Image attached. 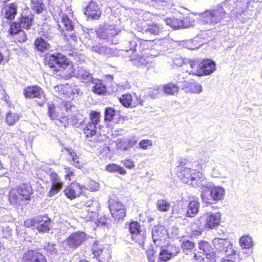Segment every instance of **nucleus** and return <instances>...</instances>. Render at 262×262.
<instances>
[{
	"label": "nucleus",
	"instance_id": "f257e3e1",
	"mask_svg": "<svg viewBox=\"0 0 262 262\" xmlns=\"http://www.w3.org/2000/svg\"><path fill=\"white\" fill-rule=\"evenodd\" d=\"M178 177L185 183L195 188L207 190L212 186L205 174L198 170L187 167H181L177 173Z\"/></svg>",
	"mask_w": 262,
	"mask_h": 262
},
{
	"label": "nucleus",
	"instance_id": "f03ea898",
	"mask_svg": "<svg viewBox=\"0 0 262 262\" xmlns=\"http://www.w3.org/2000/svg\"><path fill=\"white\" fill-rule=\"evenodd\" d=\"M226 15V13L224 9L221 7H218L214 9L206 11L201 13L200 19L203 24L213 26L225 18Z\"/></svg>",
	"mask_w": 262,
	"mask_h": 262
},
{
	"label": "nucleus",
	"instance_id": "7ed1b4c3",
	"mask_svg": "<svg viewBox=\"0 0 262 262\" xmlns=\"http://www.w3.org/2000/svg\"><path fill=\"white\" fill-rule=\"evenodd\" d=\"M32 193V188L30 184L24 183L17 188L12 189L9 195V201L12 204H20L25 200L30 199Z\"/></svg>",
	"mask_w": 262,
	"mask_h": 262
},
{
	"label": "nucleus",
	"instance_id": "20e7f679",
	"mask_svg": "<svg viewBox=\"0 0 262 262\" xmlns=\"http://www.w3.org/2000/svg\"><path fill=\"white\" fill-rule=\"evenodd\" d=\"M46 61L50 68L57 72L64 70L69 64L67 57L61 53L49 55L47 57Z\"/></svg>",
	"mask_w": 262,
	"mask_h": 262
},
{
	"label": "nucleus",
	"instance_id": "39448f33",
	"mask_svg": "<svg viewBox=\"0 0 262 262\" xmlns=\"http://www.w3.org/2000/svg\"><path fill=\"white\" fill-rule=\"evenodd\" d=\"M86 235L83 232H76L71 234L62 243L63 248L67 251L78 248L86 239Z\"/></svg>",
	"mask_w": 262,
	"mask_h": 262
},
{
	"label": "nucleus",
	"instance_id": "423d86ee",
	"mask_svg": "<svg viewBox=\"0 0 262 262\" xmlns=\"http://www.w3.org/2000/svg\"><path fill=\"white\" fill-rule=\"evenodd\" d=\"M55 95L60 97L63 95L66 98H72L78 96L79 89L74 83H68L64 85H57L54 87Z\"/></svg>",
	"mask_w": 262,
	"mask_h": 262
},
{
	"label": "nucleus",
	"instance_id": "0eeeda50",
	"mask_svg": "<svg viewBox=\"0 0 262 262\" xmlns=\"http://www.w3.org/2000/svg\"><path fill=\"white\" fill-rule=\"evenodd\" d=\"M24 95L26 98H37L39 105H42L46 100V96L42 89L38 86H30L24 90Z\"/></svg>",
	"mask_w": 262,
	"mask_h": 262
},
{
	"label": "nucleus",
	"instance_id": "6e6552de",
	"mask_svg": "<svg viewBox=\"0 0 262 262\" xmlns=\"http://www.w3.org/2000/svg\"><path fill=\"white\" fill-rule=\"evenodd\" d=\"M129 230L132 239L142 245L145 239V232L137 222H132L129 226Z\"/></svg>",
	"mask_w": 262,
	"mask_h": 262
},
{
	"label": "nucleus",
	"instance_id": "1a4fd4ad",
	"mask_svg": "<svg viewBox=\"0 0 262 262\" xmlns=\"http://www.w3.org/2000/svg\"><path fill=\"white\" fill-rule=\"evenodd\" d=\"M214 248L224 253H226L228 256L235 254V251L233 249L232 244L226 238H215L212 241Z\"/></svg>",
	"mask_w": 262,
	"mask_h": 262
},
{
	"label": "nucleus",
	"instance_id": "9d476101",
	"mask_svg": "<svg viewBox=\"0 0 262 262\" xmlns=\"http://www.w3.org/2000/svg\"><path fill=\"white\" fill-rule=\"evenodd\" d=\"M221 220V214L219 212H207L201 217V222L204 224L206 229H213L219 225Z\"/></svg>",
	"mask_w": 262,
	"mask_h": 262
},
{
	"label": "nucleus",
	"instance_id": "9b49d317",
	"mask_svg": "<svg viewBox=\"0 0 262 262\" xmlns=\"http://www.w3.org/2000/svg\"><path fill=\"white\" fill-rule=\"evenodd\" d=\"M152 238L153 242L157 247H162V244L165 243L168 236L167 229L163 226H156L152 230Z\"/></svg>",
	"mask_w": 262,
	"mask_h": 262
},
{
	"label": "nucleus",
	"instance_id": "f8f14e48",
	"mask_svg": "<svg viewBox=\"0 0 262 262\" xmlns=\"http://www.w3.org/2000/svg\"><path fill=\"white\" fill-rule=\"evenodd\" d=\"M42 36L37 37L35 39L34 45L38 51L45 52L50 48V45L48 42V41L53 38V35L50 31L45 32L44 31H42Z\"/></svg>",
	"mask_w": 262,
	"mask_h": 262
},
{
	"label": "nucleus",
	"instance_id": "ddd939ff",
	"mask_svg": "<svg viewBox=\"0 0 262 262\" xmlns=\"http://www.w3.org/2000/svg\"><path fill=\"white\" fill-rule=\"evenodd\" d=\"M119 100L121 104L125 107H135L138 105H143L142 100L138 98L135 94H134L133 95L129 94H124L119 98Z\"/></svg>",
	"mask_w": 262,
	"mask_h": 262
},
{
	"label": "nucleus",
	"instance_id": "4468645a",
	"mask_svg": "<svg viewBox=\"0 0 262 262\" xmlns=\"http://www.w3.org/2000/svg\"><path fill=\"white\" fill-rule=\"evenodd\" d=\"M51 186L48 193L49 197H52L57 194L62 188V182L59 177L55 172H51L50 175Z\"/></svg>",
	"mask_w": 262,
	"mask_h": 262
},
{
	"label": "nucleus",
	"instance_id": "2eb2a0df",
	"mask_svg": "<svg viewBox=\"0 0 262 262\" xmlns=\"http://www.w3.org/2000/svg\"><path fill=\"white\" fill-rule=\"evenodd\" d=\"M163 247H160L159 259L166 261L169 260L172 257L177 255L179 252V248L174 245H169L166 249H163Z\"/></svg>",
	"mask_w": 262,
	"mask_h": 262
},
{
	"label": "nucleus",
	"instance_id": "dca6fc26",
	"mask_svg": "<svg viewBox=\"0 0 262 262\" xmlns=\"http://www.w3.org/2000/svg\"><path fill=\"white\" fill-rule=\"evenodd\" d=\"M84 188L78 183H72L64 189V194L68 198L73 200L80 196Z\"/></svg>",
	"mask_w": 262,
	"mask_h": 262
},
{
	"label": "nucleus",
	"instance_id": "f3484780",
	"mask_svg": "<svg viewBox=\"0 0 262 262\" xmlns=\"http://www.w3.org/2000/svg\"><path fill=\"white\" fill-rule=\"evenodd\" d=\"M183 69L189 74L202 76L201 62L196 60H188L184 62Z\"/></svg>",
	"mask_w": 262,
	"mask_h": 262
},
{
	"label": "nucleus",
	"instance_id": "a211bd4d",
	"mask_svg": "<svg viewBox=\"0 0 262 262\" xmlns=\"http://www.w3.org/2000/svg\"><path fill=\"white\" fill-rule=\"evenodd\" d=\"M9 32L10 34L13 36V38L16 41L24 42L27 39L26 34L21 28H19V25L16 22L10 25Z\"/></svg>",
	"mask_w": 262,
	"mask_h": 262
},
{
	"label": "nucleus",
	"instance_id": "6ab92c4d",
	"mask_svg": "<svg viewBox=\"0 0 262 262\" xmlns=\"http://www.w3.org/2000/svg\"><path fill=\"white\" fill-rule=\"evenodd\" d=\"M152 44V40L139 39L137 58H146L152 56L149 52V48Z\"/></svg>",
	"mask_w": 262,
	"mask_h": 262
},
{
	"label": "nucleus",
	"instance_id": "aec40b11",
	"mask_svg": "<svg viewBox=\"0 0 262 262\" xmlns=\"http://www.w3.org/2000/svg\"><path fill=\"white\" fill-rule=\"evenodd\" d=\"M36 228L39 232H46L50 229L51 221L47 215L37 216L35 218Z\"/></svg>",
	"mask_w": 262,
	"mask_h": 262
},
{
	"label": "nucleus",
	"instance_id": "412c9836",
	"mask_svg": "<svg viewBox=\"0 0 262 262\" xmlns=\"http://www.w3.org/2000/svg\"><path fill=\"white\" fill-rule=\"evenodd\" d=\"M23 262H47L45 257L41 253L33 250L25 253L22 258Z\"/></svg>",
	"mask_w": 262,
	"mask_h": 262
},
{
	"label": "nucleus",
	"instance_id": "4be33fe9",
	"mask_svg": "<svg viewBox=\"0 0 262 262\" xmlns=\"http://www.w3.org/2000/svg\"><path fill=\"white\" fill-rule=\"evenodd\" d=\"M84 13L88 18L98 19L100 17L101 11L95 2H91L85 8Z\"/></svg>",
	"mask_w": 262,
	"mask_h": 262
},
{
	"label": "nucleus",
	"instance_id": "5701e85b",
	"mask_svg": "<svg viewBox=\"0 0 262 262\" xmlns=\"http://www.w3.org/2000/svg\"><path fill=\"white\" fill-rule=\"evenodd\" d=\"M202 76L209 75L216 70V64L211 59H207L201 62Z\"/></svg>",
	"mask_w": 262,
	"mask_h": 262
},
{
	"label": "nucleus",
	"instance_id": "b1692460",
	"mask_svg": "<svg viewBox=\"0 0 262 262\" xmlns=\"http://www.w3.org/2000/svg\"><path fill=\"white\" fill-rule=\"evenodd\" d=\"M109 207L113 216H117L116 211H120V217H124L126 214L125 209L123 205L119 201L116 200H110L109 201Z\"/></svg>",
	"mask_w": 262,
	"mask_h": 262
},
{
	"label": "nucleus",
	"instance_id": "393cba45",
	"mask_svg": "<svg viewBox=\"0 0 262 262\" xmlns=\"http://www.w3.org/2000/svg\"><path fill=\"white\" fill-rule=\"evenodd\" d=\"M182 89L187 93L197 94L201 93L203 91L202 85L194 80L185 82Z\"/></svg>",
	"mask_w": 262,
	"mask_h": 262
},
{
	"label": "nucleus",
	"instance_id": "a878e982",
	"mask_svg": "<svg viewBox=\"0 0 262 262\" xmlns=\"http://www.w3.org/2000/svg\"><path fill=\"white\" fill-rule=\"evenodd\" d=\"M74 76L76 77L77 78L80 79L84 82H91L92 75L89 73V72L85 69L81 67H78L75 69L73 72Z\"/></svg>",
	"mask_w": 262,
	"mask_h": 262
},
{
	"label": "nucleus",
	"instance_id": "bb28decb",
	"mask_svg": "<svg viewBox=\"0 0 262 262\" xmlns=\"http://www.w3.org/2000/svg\"><path fill=\"white\" fill-rule=\"evenodd\" d=\"M210 194L211 199L214 201H219L223 199L225 195V189L221 186H212L209 188Z\"/></svg>",
	"mask_w": 262,
	"mask_h": 262
},
{
	"label": "nucleus",
	"instance_id": "cd10ccee",
	"mask_svg": "<svg viewBox=\"0 0 262 262\" xmlns=\"http://www.w3.org/2000/svg\"><path fill=\"white\" fill-rule=\"evenodd\" d=\"M200 208V202L198 198H194L190 201L188 204L186 215L188 217H194L199 211Z\"/></svg>",
	"mask_w": 262,
	"mask_h": 262
},
{
	"label": "nucleus",
	"instance_id": "c85d7f7f",
	"mask_svg": "<svg viewBox=\"0 0 262 262\" xmlns=\"http://www.w3.org/2000/svg\"><path fill=\"white\" fill-rule=\"evenodd\" d=\"M85 205L86 207L88 208L87 211L90 212L89 218L90 219L95 218L97 215L96 211L99 207L98 201L95 199L90 200L85 203Z\"/></svg>",
	"mask_w": 262,
	"mask_h": 262
},
{
	"label": "nucleus",
	"instance_id": "c756f323",
	"mask_svg": "<svg viewBox=\"0 0 262 262\" xmlns=\"http://www.w3.org/2000/svg\"><path fill=\"white\" fill-rule=\"evenodd\" d=\"M143 30L146 33L149 32L154 35L159 34L163 30V27L156 23H151L147 25V27H144Z\"/></svg>",
	"mask_w": 262,
	"mask_h": 262
},
{
	"label": "nucleus",
	"instance_id": "7c9ffc66",
	"mask_svg": "<svg viewBox=\"0 0 262 262\" xmlns=\"http://www.w3.org/2000/svg\"><path fill=\"white\" fill-rule=\"evenodd\" d=\"M91 82L94 85L92 91L98 95H102L106 92V87L100 79L94 78L92 79Z\"/></svg>",
	"mask_w": 262,
	"mask_h": 262
},
{
	"label": "nucleus",
	"instance_id": "2f4dec72",
	"mask_svg": "<svg viewBox=\"0 0 262 262\" xmlns=\"http://www.w3.org/2000/svg\"><path fill=\"white\" fill-rule=\"evenodd\" d=\"M195 247V244L193 242L184 238L182 240L181 248L182 249L186 254H188L190 253L194 252Z\"/></svg>",
	"mask_w": 262,
	"mask_h": 262
},
{
	"label": "nucleus",
	"instance_id": "473e14b6",
	"mask_svg": "<svg viewBox=\"0 0 262 262\" xmlns=\"http://www.w3.org/2000/svg\"><path fill=\"white\" fill-rule=\"evenodd\" d=\"M105 170L112 173H118L121 175H125L126 170L122 166L117 164H111L106 166Z\"/></svg>",
	"mask_w": 262,
	"mask_h": 262
},
{
	"label": "nucleus",
	"instance_id": "72a5a7b5",
	"mask_svg": "<svg viewBox=\"0 0 262 262\" xmlns=\"http://www.w3.org/2000/svg\"><path fill=\"white\" fill-rule=\"evenodd\" d=\"M20 117L19 114L9 111L6 115L5 121L9 125H13L19 121Z\"/></svg>",
	"mask_w": 262,
	"mask_h": 262
},
{
	"label": "nucleus",
	"instance_id": "f704fd0d",
	"mask_svg": "<svg viewBox=\"0 0 262 262\" xmlns=\"http://www.w3.org/2000/svg\"><path fill=\"white\" fill-rule=\"evenodd\" d=\"M33 21V16H22L19 23H17L19 25V28H23L28 29L30 28Z\"/></svg>",
	"mask_w": 262,
	"mask_h": 262
},
{
	"label": "nucleus",
	"instance_id": "c9c22d12",
	"mask_svg": "<svg viewBox=\"0 0 262 262\" xmlns=\"http://www.w3.org/2000/svg\"><path fill=\"white\" fill-rule=\"evenodd\" d=\"M30 5L32 9L38 14L42 13L45 10L42 0H32Z\"/></svg>",
	"mask_w": 262,
	"mask_h": 262
},
{
	"label": "nucleus",
	"instance_id": "e433bc0d",
	"mask_svg": "<svg viewBox=\"0 0 262 262\" xmlns=\"http://www.w3.org/2000/svg\"><path fill=\"white\" fill-rule=\"evenodd\" d=\"M17 6L15 4H11L8 7L6 11V17L9 20L15 18L17 13Z\"/></svg>",
	"mask_w": 262,
	"mask_h": 262
},
{
	"label": "nucleus",
	"instance_id": "4c0bfd02",
	"mask_svg": "<svg viewBox=\"0 0 262 262\" xmlns=\"http://www.w3.org/2000/svg\"><path fill=\"white\" fill-rule=\"evenodd\" d=\"M165 21L167 25L169 26L175 30L181 29L182 25L181 20L174 17L166 18Z\"/></svg>",
	"mask_w": 262,
	"mask_h": 262
},
{
	"label": "nucleus",
	"instance_id": "58836bf2",
	"mask_svg": "<svg viewBox=\"0 0 262 262\" xmlns=\"http://www.w3.org/2000/svg\"><path fill=\"white\" fill-rule=\"evenodd\" d=\"M91 50L93 52L102 55L108 54L110 51V48L105 46L102 45L100 43L92 46Z\"/></svg>",
	"mask_w": 262,
	"mask_h": 262
},
{
	"label": "nucleus",
	"instance_id": "ea45409f",
	"mask_svg": "<svg viewBox=\"0 0 262 262\" xmlns=\"http://www.w3.org/2000/svg\"><path fill=\"white\" fill-rule=\"evenodd\" d=\"M61 18V23L65 27L66 31L68 32L72 31L74 29V25L69 17L67 15L62 14Z\"/></svg>",
	"mask_w": 262,
	"mask_h": 262
},
{
	"label": "nucleus",
	"instance_id": "a19ab883",
	"mask_svg": "<svg viewBox=\"0 0 262 262\" xmlns=\"http://www.w3.org/2000/svg\"><path fill=\"white\" fill-rule=\"evenodd\" d=\"M239 244L242 248L250 249L253 246V241L251 237L244 235L239 239Z\"/></svg>",
	"mask_w": 262,
	"mask_h": 262
},
{
	"label": "nucleus",
	"instance_id": "79ce46f5",
	"mask_svg": "<svg viewBox=\"0 0 262 262\" xmlns=\"http://www.w3.org/2000/svg\"><path fill=\"white\" fill-rule=\"evenodd\" d=\"M84 133L86 137H91L96 133V124L89 123L84 128Z\"/></svg>",
	"mask_w": 262,
	"mask_h": 262
},
{
	"label": "nucleus",
	"instance_id": "37998d69",
	"mask_svg": "<svg viewBox=\"0 0 262 262\" xmlns=\"http://www.w3.org/2000/svg\"><path fill=\"white\" fill-rule=\"evenodd\" d=\"M109 26H106L103 27H100L96 31V34L99 38L102 39H107L111 37L109 31Z\"/></svg>",
	"mask_w": 262,
	"mask_h": 262
},
{
	"label": "nucleus",
	"instance_id": "c03bdc74",
	"mask_svg": "<svg viewBox=\"0 0 262 262\" xmlns=\"http://www.w3.org/2000/svg\"><path fill=\"white\" fill-rule=\"evenodd\" d=\"M157 207L159 210L166 212L169 210L170 208V204L166 200L159 199L157 201Z\"/></svg>",
	"mask_w": 262,
	"mask_h": 262
},
{
	"label": "nucleus",
	"instance_id": "a18cd8bd",
	"mask_svg": "<svg viewBox=\"0 0 262 262\" xmlns=\"http://www.w3.org/2000/svg\"><path fill=\"white\" fill-rule=\"evenodd\" d=\"M163 90L167 94L174 95L178 92L179 88L174 83H169L164 86Z\"/></svg>",
	"mask_w": 262,
	"mask_h": 262
},
{
	"label": "nucleus",
	"instance_id": "49530a36",
	"mask_svg": "<svg viewBox=\"0 0 262 262\" xmlns=\"http://www.w3.org/2000/svg\"><path fill=\"white\" fill-rule=\"evenodd\" d=\"M139 39L137 38H134L131 41H126V43L129 46V50H132L136 54L137 57V52L138 51V44L139 42Z\"/></svg>",
	"mask_w": 262,
	"mask_h": 262
},
{
	"label": "nucleus",
	"instance_id": "de8ad7c7",
	"mask_svg": "<svg viewBox=\"0 0 262 262\" xmlns=\"http://www.w3.org/2000/svg\"><path fill=\"white\" fill-rule=\"evenodd\" d=\"M104 249V247L103 245L99 244L98 242H96L94 243L92 247V251L95 257H99Z\"/></svg>",
	"mask_w": 262,
	"mask_h": 262
},
{
	"label": "nucleus",
	"instance_id": "09e8293b",
	"mask_svg": "<svg viewBox=\"0 0 262 262\" xmlns=\"http://www.w3.org/2000/svg\"><path fill=\"white\" fill-rule=\"evenodd\" d=\"M68 151L72 159V164L76 167L80 168L82 166V163L76 153L71 149H68Z\"/></svg>",
	"mask_w": 262,
	"mask_h": 262
},
{
	"label": "nucleus",
	"instance_id": "8fccbe9b",
	"mask_svg": "<svg viewBox=\"0 0 262 262\" xmlns=\"http://www.w3.org/2000/svg\"><path fill=\"white\" fill-rule=\"evenodd\" d=\"M116 114V111L114 109L108 107L105 109V120L111 121L113 120Z\"/></svg>",
	"mask_w": 262,
	"mask_h": 262
},
{
	"label": "nucleus",
	"instance_id": "3c124183",
	"mask_svg": "<svg viewBox=\"0 0 262 262\" xmlns=\"http://www.w3.org/2000/svg\"><path fill=\"white\" fill-rule=\"evenodd\" d=\"M137 142V139L135 137H132L129 139L125 140V143L127 144V146H124L122 147V149L127 150L132 146H133Z\"/></svg>",
	"mask_w": 262,
	"mask_h": 262
},
{
	"label": "nucleus",
	"instance_id": "603ef678",
	"mask_svg": "<svg viewBox=\"0 0 262 262\" xmlns=\"http://www.w3.org/2000/svg\"><path fill=\"white\" fill-rule=\"evenodd\" d=\"M139 145L141 148L148 149L152 146V142L150 140H142L140 142Z\"/></svg>",
	"mask_w": 262,
	"mask_h": 262
},
{
	"label": "nucleus",
	"instance_id": "864d4df0",
	"mask_svg": "<svg viewBox=\"0 0 262 262\" xmlns=\"http://www.w3.org/2000/svg\"><path fill=\"white\" fill-rule=\"evenodd\" d=\"M181 23L182 24L181 28H188L193 26L194 20L190 17H186L181 20Z\"/></svg>",
	"mask_w": 262,
	"mask_h": 262
},
{
	"label": "nucleus",
	"instance_id": "5fc2aeb1",
	"mask_svg": "<svg viewBox=\"0 0 262 262\" xmlns=\"http://www.w3.org/2000/svg\"><path fill=\"white\" fill-rule=\"evenodd\" d=\"M100 114L99 112L93 111L90 114L91 123L97 124L99 122Z\"/></svg>",
	"mask_w": 262,
	"mask_h": 262
},
{
	"label": "nucleus",
	"instance_id": "6e6d98bb",
	"mask_svg": "<svg viewBox=\"0 0 262 262\" xmlns=\"http://www.w3.org/2000/svg\"><path fill=\"white\" fill-rule=\"evenodd\" d=\"M199 249L202 250L204 253L209 252L211 246L209 243L206 241H202L199 243Z\"/></svg>",
	"mask_w": 262,
	"mask_h": 262
},
{
	"label": "nucleus",
	"instance_id": "4d7b16f0",
	"mask_svg": "<svg viewBox=\"0 0 262 262\" xmlns=\"http://www.w3.org/2000/svg\"><path fill=\"white\" fill-rule=\"evenodd\" d=\"M157 250L151 248L147 251V255L149 262H155V257L157 256Z\"/></svg>",
	"mask_w": 262,
	"mask_h": 262
},
{
	"label": "nucleus",
	"instance_id": "13d9d810",
	"mask_svg": "<svg viewBox=\"0 0 262 262\" xmlns=\"http://www.w3.org/2000/svg\"><path fill=\"white\" fill-rule=\"evenodd\" d=\"M121 163L128 169H133L135 167V164L133 160L130 159H125L121 161Z\"/></svg>",
	"mask_w": 262,
	"mask_h": 262
},
{
	"label": "nucleus",
	"instance_id": "bf43d9fd",
	"mask_svg": "<svg viewBox=\"0 0 262 262\" xmlns=\"http://www.w3.org/2000/svg\"><path fill=\"white\" fill-rule=\"evenodd\" d=\"M55 123L58 126L67 127L69 124L68 119L66 117H61L60 119L55 120Z\"/></svg>",
	"mask_w": 262,
	"mask_h": 262
},
{
	"label": "nucleus",
	"instance_id": "052dcab7",
	"mask_svg": "<svg viewBox=\"0 0 262 262\" xmlns=\"http://www.w3.org/2000/svg\"><path fill=\"white\" fill-rule=\"evenodd\" d=\"M186 46L188 49L192 50L198 48L200 46V45L197 43L196 41L194 40L187 41Z\"/></svg>",
	"mask_w": 262,
	"mask_h": 262
},
{
	"label": "nucleus",
	"instance_id": "680f3d73",
	"mask_svg": "<svg viewBox=\"0 0 262 262\" xmlns=\"http://www.w3.org/2000/svg\"><path fill=\"white\" fill-rule=\"evenodd\" d=\"M99 187V184L96 181L91 180L88 184V189H90L91 191L98 190Z\"/></svg>",
	"mask_w": 262,
	"mask_h": 262
},
{
	"label": "nucleus",
	"instance_id": "e2e57ef3",
	"mask_svg": "<svg viewBox=\"0 0 262 262\" xmlns=\"http://www.w3.org/2000/svg\"><path fill=\"white\" fill-rule=\"evenodd\" d=\"M65 170V178L66 180H71V177L74 176V172L70 167H66Z\"/></svg>",
	"mask_w": 262,
	"mask_h": 262
},
{
	"label": "nucleus",
	"instance_id": "0e129e2a",
	"mask_svg": "<svg viewBox=\"0 0 262 262\" xmlns=\"http://www.w3.org/2000/svg\"><path fill=\"white\" fill-rule=\"evenodd\" d=\"M25 225L27 227H34L36 228V223L35 219L34 220L29 219L25 222Z\"/></svg>",
	"mask_w": 262,
	"mask_h": 262
},
{
	"label": "nucleus",
	"instance_id": "69168bd1",
	"mask_svg": "<svg viewBox=\"0 0 262 262\" xmlns=\"http://www.w3.org/2000/svg\"><path fill=\"white\" fill-rule=\"evenodd\" d=\"M206 258L209 259V262H215V253L213 252H207L205 253Z\"/></svg>",
	"mask_w": 262,
	"mask_h": 262
},
{
	"label": "nucleus",
	"instance_id": "338daca9",
	"mask_svg": "<svg viewBox=\"0 0 262 262\" xmlns=\"http://www.w3.org/2000/svg\"><path fill=\"white\" fill-rule=\"evenodd\" d=\"M201 198L202 199L203 202H205L206 203H209L210 204V202H209V199L208 198V196L207 195V190H201Z\"/></svg>",
	"mask_w": 262,
	"mask_h": 262
},
{
	"label": "nucleus",
	"instance_id": "774afa93",
	"mask_svg": "<svg viewBox=\"0 0 262 262\" xmlns=\"http://www.w3.org/2000/svg\"><path fill=\"white\" fill-rule=\"evenodd\" d=\"M110 29L108 30L109 31V33L111 37L115 36L118 34V31L115 29V27L113 25L109 26Z\"/></svg>",
	"mask_w": 262,
	"mask_h": 262
}]
</instances>
